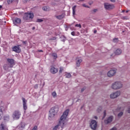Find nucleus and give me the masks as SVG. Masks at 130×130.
Instances as JSON below:
<instances>
[{"instance_id":"obj_1","label":"nucleus","mask_w":130,"mask_h":130,"mask_svg":"<svg viewBox=\"0 0 130 130\" xmlns=\"http://www.w3.org/2000/svg\"><path fill=\"white\" fill-rule=\"evenodd\" d=\"M69 112H70V109H68L63 113L62 115L60 117L59 124L55 126L53 130H57L59 126H60L61 128L64 127L66 122H67V117H68V115H69Z\"/></svg>"},{"instance_id":"obj_2","label":"nucleus","mask_w":130,"mask_h":130,"mask_svg":"<svg viewBox=\"0 0 130 130\" xmlns=\"http://www.w3.org/2000/svg\"><path fill=\"white\" fill-rule=\"evenodd\" d=\"M49 112L50 113L49 115L48 119L50 120H51V119L54 117V116L56 115L57 112H58V109L55 107H53L50 109Z\"/></svg>"},{"instance_id":"obj_3","label":"nucleus","mask_w":130,"mask_h":130,"mask_svg":"<svg viewBox=\"0 0 130 130\" xmlns=\"http://www.w3.org/2000/svg\"><path fill=\"white\" fill-rule=\"evenodd\" d=\"M33 18H34V14L32 13H26L23 16V20L26 22H31Z\"/></svg>"},{"instance_id":"obj_4","label":"nucleus","mask_w":130,"mask_h":130,"mask_svg":"<svg viewBox=\"0 0 130 130\" xmlns=\"http://www.w3.org/2000/svg\"><path fill=\"white\" fill-rule=\"evenodd\" d=\"M122 88V84L119 82H116L112 85V88L114 90H118Z\"/></svg>"},{"instance_id":"obj_5","label":"nucleus","mask_w":130,"mask_h":130,"mask_svg":"<svg viewBox=\"0 0 130 130\" xmlns=\"http://www.w3.org/2000/svg\"><path fill=\"white\" fill-rule=\"evenodd\" d=\"M21 116V112L18 110L15 111L12 114V117L14 119H19Z\"/></svg>"},{"instance_id":"obj_6","label":"nucleus","mask_w":130,"mask_h":130,"mask_svg":"<svg viewBox=\"0 0 130 130\" xmlns=\"http://www.w3.org/2000/svg\"><path fill=\"white\" fill-rule=\"evenodd\" d=\"M90 126L92 129H96L97 128V122L94 120H91L90 123Z\"/></svg>"},{"instance_id":"obj_7","label":"nucleus","mask_w":130,"mask_h":130,"mask_svg":"<svg viewBox=\"0 0 130 130\" xmlns=\"http://www.w3.org/2000/svg\"><path fill=\"white\" fill-rule=\"evenodd\" d=\"M115 74H116V69H111L107 73L108 77L111 78L114 76H115Z\"/></svg>"},{"instance_id":"obj_8","label":"nucleus","mask_w":130,"mask_h":130,"mask_svg":"<svg viewBox=\"0 0 130 130\" xmlns=\"http://www.w3.org/2000/svg\"><path fill=\"white\" fill-rule=\"evenodd\" d=\"M120 95V91H117L110 95V98L112 99H114L115 98H117L118 96Z\"/></svg>"},{"instance_id":"obj_9","label":"nucleus","mask_w":130,"mask_h":130,"mask_svg":"<svg viewBox=\"0 0 130 130\" xmlns=\"http://www.w3.org/2000/svg\"><path fill=\"white\" fill-rule=\"evenodd\" d=\"M0 130H9V127L5 122H3L0 124Z\"/></svg>"},{"instance_id":"obj_10","label":"nucleus","mask_w":130,"mask_h":130,"mask_svg":"<svg viewBox=\"0 0 130 130\" xmlns=\"http://www.w3.org/2000/svg\"><path fill=\"white\" fill-rule=\"evenodd\" d=\"M112 120H113V116H110L105 120L104 122L105 124H109V123H111Z\"/></svg>"},{"instance_id":"obj_11","label":"nucleus","mask_w":130,"mask_h":130,"mask_svg":"<svg viewBox=\"0 0 130 130\" xmlns=\"http://www.w3.org/2000/svg\"><path fill=\"white\" fill-rule=\"evenodd\" d=\"M104 7L106 10H112V9H114V6L109 4V3H105Z\"/></svg>"},{"instance_id":"obj_12","label":"nucleus","mask_w":130,"mask_h":130,"mask_svg":"<svg viewBox=\"0 0 130 130\" xmlns=\"http://www.w3.org/2000/svg\"><path fill=\"white\" fill-rule=\"evenodd\" d=\"M122 52V50L120 49H117L115 52H114V54H112L111 55V56L112 57H114L115 55H120V54H121V53Z\"/></svg>"},{"instance_id":"obj_13","label":"nucleus","mask_w":130,"mask_h":130,"mask_svg":"<svg viewBox=\"0 0 130 130\" xmlns=\"http://www.w3.org/2000/svg\"><path fill=\"white\" fill-rule=\"evenodd\" d=\"M50 72L51 73V74H56V73L58 72V70H57V69L55 68L54 67L51 66L50 69Z\"/></svg>"},{"instance_id":"obj_14","label":"nucleus","mask_w":130,"mask_h":130,"mask_svg":"<svg viewBox=\"0 0 130 130\" xmlns=\"http://www.w3.org/2000/svg\"><path fill=\"white\" fill-rule=\"evenodd\" d=\"M13 50L17 53H20L21 52V48L19 46H15L13 48Z\"/></svg>"},{"instance_id":"obj_15","label":"nucleus","mask_w":130,"mask_h":130,"mask_svg":"<svg viewBox=\"0 0 130 130\" xmlns=\"http://www.w3.org/2000/svg\"><path fill=\"white\" fill-rule=\"evenodd\" d=\"M7 61L10 64V68H13V66H15V61L12 58L7 59Z\"/></svg>"},{"instance_id":"obj_16","label":"nucleus","mask_w":130,"mask_h":130,"mask_svg":"<svg viewBox=\"0 0 130 130\" xmlns=\"http://www.w3.org/2000/svg\"><path fill=\"white\" fill-rule=\"evenodd\" d=\"M22 102H23V109L24 110H27V100L25 99V98H22Z\"/></svg>"},{"instance_id":"obj_17","label":"nucleus","mask_w":130,"mask_h":130,"mask_svg":"<svg viewBox=\"0 0 130 130\" xmlns=\"http://www.w3.org/2000/svg\"><path fill=\"white\" fill-rule=\"evenodd\" d=\"M83 61V60H82L81 58H76V66L79 67L80 66H81V63Z\"/></svg>"},{"instance_id":"obj_18","label":"nucleus","mask_w":130,"mask_h":130,"mask_svg":"<svg viewBox=\"0 0 130 130\" xmlns=\"http://www.w3.org/2000/svg\"><path fill=\"white\" fill-rule=\"evenodd\" d=\"M13 23L15 24V25H17V24H20V23H21V19L15 18L13 20Z\"/></svg>"},{"instance_id":"obj_19","label":"nucleus","mask_w":130,"mask_h":130,"mask_svg":"<svg viewBox=\"0 0 130 130\" xmlns=\"http://www.w3.org/2000/svg\"><path fill=\"white\" fill-rule=\"evenodd\" d=\"M55 17L56 18V19H58V20H61L62 19H63L64 15L61 14L60 15H55Z\"/></svg>"},{"instance_id":"obj_20","label":"nucleus","mask_w":130,"mask_h":130,"mask_svg":"<svg viewBox=\"0 0 130 130\" xmlns=\"http://www.w3.org/2000/svg\"><path fill=\"white\" fill-rule=\"evenodd\" d=\"M18 128L20 130H22V128H24L25 127V124L23 123H21L18 126Z\"/></svg>"},{"instance_id":"obj_21","label":"nucleus","mask_w":130,"mask_h":130,"mask_svg":"<svg viewBox=\"0 0 130 130\" xmlns=\"http://www.w3.org/2000/svg\"><path fill=\"white\" fill-rule=\"evenodd\" d=\"M52 56L54 58V59H56V58H57V54L55 53H53L52 54Z\"/></svg>"},{"instance_id":"obj_22","label":"nucleus","mask_w":130,"mask_h":130,"mask_svg":"<svg viewBox=\"0 0 130 130\" xmlns=\"http://www.w3.org/2000/svg\"><path fill=\"white\" fill-rule=\"evenodd\" d=\"M4 120H10V116L9 115H5L4 117Z\"/></svg>"},{"instance_id":"obj_23","label":"nucleus","mask_w":130,"mask_h":130,"mask_svg":"<svg viewBox=\"0 0 130 130\" xmlns=\"http://www.w3.org/2000/svg\"><path fill=\"white\" fill-rule=\"evenodd\" d=\"M76 8H77V6H74L72 8L73 15L76 14Z\"/></svg>"},{"instance_id":"obj_24","label":"nucleus","mask_w":130,"mask_h":130,"mask_svg":"<svg viewBox=\"0 0 130 130\" xmlns=\"http://www.w3.org/2000/svg\"><path fill=\"white\" fill-rule=\"evenodd\" d=\"M66 78H71V77H72V75H71V73H66Z\"/></svg>"},{"instance_id":"obj_25","label":"nucleus","mask_w":130,"mask_h":130,"mask_svg":"<svg viewBox=\"0 0 130 130\" xmlns=\"http://www.w3.org/2000/svg\"><path fill=\"white\" fill-rule=\"evenodd\" d=\"M43 11H49V9L48 8V7L46 6L43 7Z\"/></svg>"},{"instance_id":"obj_26","label":"nucleus","mask_w":130,"mask_h":130,"mask_svg":"<svg viewBox=\"0 0 130 130\" xmlns=\"http://www.w3.org/2000/svg\"><path fill=\"white\" fill-rule=\"evenodd\" d=\"M122 115H123V112H121L118 114V117L120 118Z\"/></svg>"},{"instance_id":"obj_27","label":"nucleus","mask_w":130,"mask_h":130,"mask_svg":"<svg viewBox=\"0 0 130 130\" xmlns=\"http://www.w3.org/2000/svg\"><path fill=\"white\" fill-rule=\"evenodd\" d=\"M62 72H63V68L60 67L59 68V74H61V73H62Z\"/></svg>"},{"instance_id":"obj_28","label":"nucleus","mask_w":130,"mask_h":130,"mask_svg":"<svg viewBox=\"0 0 130 130\" xmlns=\"http://www.w3.org/2000/svg\"><path fill=\"white\" fill-rule=\"evenodd\" d=\"M113 41L115 43H117V42H118V38H115V39H114Z\"/></svg>"},{"instance_id":"obj_29","label":"nucleus","mask_w":130,"mask_h":130,"mask_svg":"<svg viewBox=\"0 0 130 130\" xmlns=\"http://www.w3.org/2000/svg\"><path fill=\"white\" fill-rule=\"evenodd\" d=\"M3 118V111H0V119Z\"/></svg>"},{"instance_id":"obj_30","label":"nucleus","mask_w":130,"mask_h":130,"mask_svg":"<svg viewBox=\"0 0 130 130\" xmlns=\"http://www.w3.org/2000/svg\"><path fill=\"white\" fill-rule=\"evenodd\" d=\"M13 1L14 0H8L7 3L9 5H10V4H12V3H13Z\"/></svg>"},{"instance_id":"obj_31","label":"nucleus","mask_w":130,"mask_h":130,"mask_svg":"<svg viewBox=\"0 0 130 130\" xmlns=\"http://www.w3.org/2000/svg\"><path fill=\"white\" fill-rule=\"evenodd\" d=\"M106 117V111H104V116H103V118H105Z\"/></svg>"},{"instance_id":"obj_32","label":"nucleus","mask_w":130,"mask_h":130,"mask_svg":"<svg viewBox=\"0 0 130 130\" xmlns=\"http://www.w3.org/2000/svg\"><path fill=\"white\" fill-rule=\"evenodd\" d=\"M37 22H43V20H42L41 19H38L37 20Z\"/></svg>"},{"instance_id":"obj_33","label":"nucleus","mask_w":130,"mask_h":130,"mask_svg":"<svg viewBox=\"0 0 130 130\" xmlns=\"http://www.w3.org/2000/svg\"><path fill=\"white\" fill-rule=\"evenodd\" d=\"M52 95L53 97H55V96H56V92H55L54 91L53 92Z\"/></svg>"},{"instance_id":"obj_34","label":"nucleus","mask_w":130,"mask_h":130,"mask_svg":"<svg viewBox=\"0 0 130 130\" xmlns=\"http://www.w3.org/2000/svg\"><path fill=\"white\" fill-rule=\"evenodd\" d=\"M75 27H79V28H81L82 26H81V24H77L75 25Z\"/></svg>"},{"instance_id":"obj_35","label":"nucleus","mask_w":130,"mask_h":130,"mask_svg":"<svg viewBox=\"0 0 130 130\" xmlns=\"http://www.w3.org/2000/svg\"><path fill=\"white\" fill-rule=\"evenodd\" d=\"M110 130H117V128L116 127H113V128H111Z\"/></svg>"},{"instance_id":"obj_36","label":"nucleus","mask_w":130,"mask_h":130,"mask_svg":"<svg viewBox=\"0 0 130 130\" xmlns=\"http://www.w3.org/2000/svg\"><path fill=\"white\" fill-rule=\"evenodd\" d=\"M82 6H83L84 8H89V6H88L86 5V4H83Z\"/></svg>"},{"instance_id":"obj_37","label":"nucleus","mask_w":130,"mask_h":130,"mask_svg":"<svg viewBox=\"0 0 130 130\" xmlns=\"http://www.w3.org/2000/svg\"><path fill=\"white\" fill-rule=\"evenodd\" d=\"M71 35L73 36H76V34L75 33V31H72L71 32Z\"/></svg>"},{"instance_id":"obj_38","label":"nucleus","mask_w":130,"mask_h":130,"mask_svg":"<svg viewBox=\"0 0 130 130\" xmlns=\"http://www.w3.org/2000/svg\"><path fill=\"white\" fill-rule=\"evenodd\" d=\"M32 130H37V126H35Z\"/></svg>"},{"instance_id":"obj_39","label":"nucleus","mask_w":130,"mask_h":130,"mask_svg":"<svg viewBox=\"0 0 130 130\" xmlns=\"http://www.w3.org/2000/svg\"><path fill=\"white\" fill-rule=\"evenodd\" d=\"M22 43H23V44H24V45H26V44H27V41H23V42H22Z\"/></svg>"},{"instance_id":"obj_40","label":"nucleus","mask_w":130,"mask_h":130,"mask_svg":"<svg viewBox=\"0 0 130 130\" xmlns=\"http://www.w3.org/2000/svg\"><path fill=\"white\" fill-rule=\"evenodd\" d=\"M35 89H37V88H38V84H36L35 85Z\"/></svg>"},{"instance_id":"obj_41","label":"nucleus","mask_w":130,"mask_h":130,"mask_svg":"<svg viewBox=\"0 0 130 130\" xmlns=\"http://www.w3.org/2000/svg\"><path fill=\"white\" fill-rule=\"evenodd\" d=\"M122 20H126V17H122Z\"/></svg>"},{"instance_id":"obj_42","label":"nucleus","mask_w":130,"mask_h":130,"mask_svg":"<svg viewBox=\"0 0 130 130\" xmlns=\"http://www.w3.org/2000/svg\"><path fill=\"white\" fill-rule=\"evenodd\" d=\"M93 12L94 13H96V12H97V9H94V10H93Z\"/></svg>"},{"instance_id":"obj_43","label":"nucleus","mask_w":130,"mask_h":130,"mask_svg":"<svg viewBox=\"0 0 130 130\" xmlns=\"http://www.w3.org/2000/svg\"><path fill=\"white\" fill-rule=\"evenodd\" d=\"M112 3H115V0H110Z\"/></svg>"},{"instance_id":"obj_44","label":"nucleus","mask_w":130,"mask_h":130,"mask_svg":"<svg viewBox=\"0 0 130 130\" xmlns=\"http://www.w3.org/2000/svg\"><path fill=\"white\" fill-rule=\"evenodd\" d=\"M93 33H94V34H96V33H97V30H94L93 31Z\"/></svg>"},{"instance_id":"obj_45","label":"nucleus","mask_w":130,"mask_h":130,"mask_svg":"<svg viewBox=\"0 0 130 130\" xmlns=\"http://www.w3.org/2000/svg\"><path fill=\"white\" fill-rule=\"evenodd\" d=\"M85 90V88H83L82 89H81V92H84V90Z\"/></svg>"},{"instance_id":"obj_46","label":"nucleus","mask_w":130,"mask_h":130,"mask_svg":"<svg viewBox=\"0 0 130 130\" xmlns=\"http://www.w3.org/2000/svg\"><path fill=\"white\" fill-rule=\"evenodd\" d=\"M2 8H3V6L2 5H0V10H2Z\"/></svg>"},{"instance_id":"obj_47","label":"nucleus","mask_w":130,"mask_h":130,"mask_svg":"<svg viewBox=\"0 0 130 130\" xmlns=\"http://www.w3.org/2000/svg\"><path fill=\"white\" fill-rule=\"evenodd\" d=\"M94 118H95V119H97V116H94Z\"/></svg>"},{"instance_id":"obj_48","label":"nucleus","mask_w":130,"mask_h":130,"mask_svg":"<svg viewBox=\"0 0 130 130\" xmlns=\"http://www.w3.org/2000/svg\"><path fill=\"white\" fill-rule=\"evenodd\" d=\"M39 51L40 52H42L43 51H42V50H39Z\"/></svg>"},{"instance_id":"obj_49","label":"nucleus","mask_w":130,"mask_h":130,"mask_svg":"<svg viewBox=\"0 0 130 130\" xmlns=\"http://www.w3.org/2000/svg\"><path fill=\"white\" fill-rule=\"evenodd\" d=\"M26 2L30 1L31 0H25Z\"/></svg>"},{"instance_id":"obj_50","label":"nucleus","mask_w":130,"mask_h":130,"mask_svg":"<svg viewBox=\"0 0 130 130\" xmlns=\"http://www.w3.org/2000/svg\"><path fill=\"white\" fill-rule=\"evenodd\" d=\"M79 35H80V33L78 32V35L77 36H79Z\"/></svg>"},{"instance_id":"obj_51","label":"nucleus","mask_w":130,"mask_h":130,"mask_svg":"<svg viewBox=\"0 0 130 130\" xmlns=\"http://www.w3.org/2000/svg\"><path fill=\"white\" fill-rule=\"evenodd\" d=\"M34 29H35V28L34 27L32 28V29L34 30Z\"/></svg>"},{"instance_id":"obj_52","label":"nucleus","mask_w":130,"mask_h":130,"mask_svg":"<svg viewBox=\"0 0 130 130\" xmlns=\"http://www.w3.org/2000/svg\"><path fill=\"white\" fill-rule=\"evenodd\" d=\"M126 13H128V11H126Z\"/></svg>"},{"instance_id":"obj_53","label":"nucleus","mask_w":130,"mask_h":130,"mask_svg":"<svg viewBox=\"0 0 130 130\" xmlns=\"http://www.w3.org/2000/svg\"><path fill=\"white\" fill-rule=\"evenodd\" d=\"M80 2H83V0H80Z\"/></svg>"},{"instance_id":"obj_54","label":"nucleus","mask_w":130,"mask_h":130,"mask_svg":"<svg viewBox=\"0 0 130 130\" xmlns=\"http://www.w3.org/2000/svg\"><path fill=\"white\" fill-rule=\"evenodd\" d=\"M90 4H93V2L90 3Z\"/></svg>"},{"instance_id":"obj_55","label":"nucleus","mask_w":130,"mask_h":130,"mask_svg":"<svg viewBox=\"0 0 130 130\" xmlns=\"http://www.w3.org/2000/svg\"><path fill=\"white\" fill-rule=\"evenodd\" d=\"M89 5H92L91 3H89Z\"/></svg>"}]
</instances>
